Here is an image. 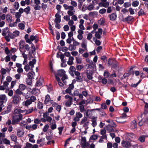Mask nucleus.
Instances as JSON below:
<instances>
[{
  "instance_id": "nucleus-42",
  "label": "nucleus",
  "mask_w": 148,
  "mask_h": 148,
  "mask_svg": "<svg viewBox=\"0 0 148 148\" xmlns=\"http://www.w3.org/2000/svg\"><path fill=\"white\" fill-rule=\"evenodd\" d=\"M139 4V2H138L137 1H134L132 3V5L134 7H136Z\"/></svg>"
},
{
  "instance_id": "nucleus-34",
  "label": "nucleus",
  "mask_w": 148,
  "mask_h": 148,
  "mask_svg": "<svg viewBox=\"0 0 148 148\" xmlns=\"http://www.w3.org/2000/svg\"><path fill=\"white\" fill-rule=\"evenodd\" d=\"M19 88L21 90H23L26 89V86L25 85L21 84L19 85Z\"/></svg>"
},
{
  "instance_id": "nucleus-18",
  "label": "nucleus",
  "mask_w": 148,
  "mask_h": 148,
  "mask_svg": "<svg viewBox=\"0 0 148 148\" xmlns=\"http://www.w3.org/2000/svg\"><path fill=\"white\" fill-rule=\"evenodd\" d=\"M6 19L8 22H10L12 21V17L10 14H8L6 16Z\"/></svg>"
},
{
  "instance_id": "nucleus-1",
  "label": "nucleus",
  "mask_w": 148,
  "mask_h": 148,
  "mask_svg": "<svg viewBox=\"0 0 148 148\" xmlns=\"http://www.w3.org/2000/svg\"><path fill=\"white\" fill-rule=\"evenodd\" d=\"M63 6L65 10H69L67 13L69 15L71 16L74 14L75 11L74 10V8L73 6L69 5L66 4H64Z\"/></svg>"
},
{
  "instance_id": "nucleus-61",
  "label": "nucleus",
  "mask_w": 148,
  "mask_h": 148,
  "mask_svg": "<svg viewBox=\"0 0 148 148\" xmlns=\"http://www.w3.org/2000/svg\"><path fill=\"white\" fill-rule=\"evenodd\" d=\"M30 8L29 6H28L26 8H25L24 10L25 12L27 13V14H28L29 12L30 11Z\"/></svg>"
},
{
  "instance_id": "nucleus-30",
  "label": "nucleus",
  "mask_w": 148,
  "mask_h": 148,
  "mask_svg": "<svg viewBox=\"0 0 148 148\" xmlns=\"http://www.w3.org/2000/svg\"><path fill=\"white\" fill-rule=\"evenodd\" d=\"M36 100L35 97L34 96H31L30 99L28 100H27L25 102H34Z\"/></svg>"
},
{
  "instance_id": "nucleus-2",
  "label": "nucleus",
  "mask_w": 148,
  "mask_h": 148,
  "mask_svg": "<svg viewBox=\"0 0 148 148\" xmlns=\"http://www.w3.org/2000/svg\"><path fill=\"white\" fill-rule=\"evenodd\" d=\"M19 49L20 51L23 50L24 49L27 51H29L30 49V47L28 45H25V42L24 40H21L19 43Z\"/></svg>"
},
{
  "instance_id": "nucleus-28",
  "label": "nucleus",
  "mask_w": 148,
  "mask_h": 148,
  "mask_svg": "<svg viewBox=\"0 0 148 148\" xmlns=\"http://www.w3.org/2000/svg\"><path fill=\"white\" fill-rule=\"evenodd\" d=\"M57 127L56 125V124L55 120H53V123L51 124V128L52 130H54Z\"/></svg>"
},
{
  "instance_id": "nucleus-52",
  "label": "nucleus",
  "mask_w": 148,
  "mask_h": 148,
  "mask_svg": "<svg viewBox=\"0 0 148 148\" xmlns=\"http://www.w3.org/2000/svg\"><path fill=\"white\" fill-rule=\"evenodd\" d=\"M32 145L31 143H27L26 146L24 148H32Z\"/></svg>"
},
{
  "instance_id": "nucleus-37",
  "label": "nucleus",
  "mask_w": 148,
  "mask_h": 148,
  "mask_svg": "<svg viewBox=\"0 0 148 148\" xmlns=\"http://www.w3.org/2000/svg\"><path fill=\"white\" fill-rule=\"evenodd\" d=\"M69 49L71 51L74 50L76 49V47L73 45H70L69 47Z\"/></svg>"
},
{
  "instance_id": "nucleus-17",
  "label": "nucleus",
  "mask_w": 148,
  "mask_h": 148,
  "mask_svg": "<svg viewBox=\"0 0 148 148\" xmlns=\"http://www.w3.org/2000/svg\"><path fill=\"white\" fill-rule=\"evenodd\" d=\"M97 117H95L91 120L92 122V125L93 127H95L97 125V123L96 122Z\"/></svg>"
},
{
  "instance_id": "nucleus-13",
  "label": "nucleus",
  "mask_w": 148,
  "mask_h": 148,
  "mask_svg": "<svg viewBox=\"0 0 148 148\" xmlns=\"http://www.w3.org/2000/svg\"><path fill=\"white\" fill-rule=\"evenodd\" d=\"M24 112V111L23 110L18 109H16L14 110V115L21 114V113H23Z\"/></svg>"
},
{
  "instance_id": "nucleus-57",
  "label": "nucleus",
  "mask_w": 148,
  "mask_h": 148,
  "mask_svg": "<svg viewBox=\"0 0 148 148\" xmlns=\"http://www.w3.org/2000/svg\"><path fill=\"white\" fill-rule=\"evenodd\" d=\"M86 66H87V68L86 69V70H91L90 69H92L94 68L92 66H91V65H90L89 64H87Z\"/></svg>"
},
{
  "instance_id": "nucleus-20",
  "label": "nucleus",
  "mask_w": 148,
  "mask_h": 148,
  "mask_svg": "<svg viewBox=\"0 0 148 148\" xmlns=\"http://www.w3.org/2000/svg\"><path fill=\"white\" fill-rule=\"evenodd\" d=\"M109 3L108 2H106L104 3H99V6H103L105 8L107 7L109 5Z\"/></svg>"
},
{
  "instance_id": "nucleus-22",
  "label": "nucleus",
  "mask_w": 148,
  "mask_h": 148,
  "mask_svg": "<svg viewBox=\"0 0 148 148\" xmlns=\"http://www.w3.org/2000/svg\"><path fill=\"white\" fill-rule=\"evenodd\" d=\"M36 60L34 59L32 61H30L29 63V65L31 66V68L34 67V65L35 64L36 62Z\"/></svg>"
},
{
  "instance_id": "nucleus-11",
  "label": "nucleus",
  "mask_w": 148,
  "mask_h": 148,
  "mask_svg": "<svg viewBox=\"0 0 148 148\" xmlns=\"http://www.w3.org/2000/svg\"><path fill=\"white\" fill-rule=\"evenodd\" d=\"M74 88V86L73 84H70L69 87L66 90V92L67 93L70 94L71 92V90L73 89Z\"/></svg>"
},
{
  "instance_id": "nucleus-54",
  "label": "nucleus",
  "mask_w": 148,
  "mask_h": 148,
  "mask_svg": "<svg viewBox=\"0 0 148 148\" xmlns=\"http://www.w3.org/2000/svg\"><path fill=\"white\" fill-rule=\"evenodd\" d=\"M94 8V6L92 4L90 5L87 7V9L89 10H91L93 9Z\"/></svg>"
},
{
  "instance_id": "nucleus-24",
  "label": "nucleus",
  "mask_w": 148,
  "mask_h": 148,
  "mask_svg": "<svg viewBox=\"0 0 148 148\" xmlns=\"http://www.w3.org/2000/svg\"><path fill=\"white\" fill-rule=\"evenodd\" d=\"M93 111V110H88L86 112V116L88 117L92 114V112Z\"/></svg>"
},
{
  "instance_id": "nucleus-14",
  "label": "nucleus",
  "mask_w": 148,
  "mask_h": 148,
  "mask_svg": "<svg viewBox=\"0 0 148 148\" xmlns=\"http://www.w3.org/2000/svg\"><path fill=\"white\" fill-rule=\"evenodd\" d=\"M85 102H79V105H80L79 107V108L80 110V111L81 112H83L85 110L84 108V106L83 105V104H85Z\"/></svg>"
},
{
  "instance_id": "nucleus-31",
  "label": "nucleus",
  "mask_w": 148,
  "mask_h": 148,
  "mask_svg": "<svg viewBox=\"0 0 148 148\" xmlns=\"http://www.w3.org/2000/svg\"><path fill=\"white\" fill-rule=\"evenodd\" d=\"M131 126L132 129H134L136 127V123L135 120H133L131 124Z\"/></svg>"
},
{
  "instance_id": "nucleus-55",
  "label": "nucleus",
  "mask_w": 148,
  "mask_h": 148,
  "mask_svg": "<svg viewBox=\"0 0 148 148\" xmlns=\"http://www.w3.org/2000/svg\"><path fill=\"white\" fill-rule=\"evenodd\" d=\"M131 5L130 3L129 2H125L123 4V6L125 8H128Z\"/></svg>"
},
{
  "instance_id": "nucleus-39",
  "label": "nucleus",
  "mask_w": 148,
  "mask_h": 148,
  "mask_svg": "<svg viewBox=\"0 0 148 148\" xmlns=\"http://www.w3.org/2000/svg\"><path fill=\"white\" fill-rule=\"evenodd\" d=\"M87 120V118L86 117H83L81 120V121L80 122V125H82Z\"/></svg>"
},
{
  "instance_id": "nucleus-48",
  "label": "nucleus",
  "mask_w": 148,
  "mask_h": 148,
  "mask_svg": "<svg viewBox=\"0 0 148 148\" xmlns=\"http://www.w3.org/2000/svg\"><path fill=\"white\" fill-rule=\"evenodd\" d=\"M76 60L77 63L78 64H80L82 62V59L80 58H76Z\"/></svg>"
},
{
  "instance_id": "nucleus-7",
  "label": "nucleus",
  "mask_w": 148,
  "mask_h": 148,
  "mask_svg": "<svg viewBox=\"0 0 148 148\" xmlns=\"http://www.w3.org/2000/svg\"><path fill=\"white\" fill-rule=\"evenodd\" d=\"M86 76L87 78L89 79H91L92 78V75L93 73L92 70H86Z\"/></svg>"
},
{
  "instance_id": "nucleus-50",
  "label": "nucleus",
  "mask_w": 148,
  "mask_h": 148,
  "mask_svg": "<svg viewBox=\"0 0 148 148\" xmlns=\"http://www.w3.org/2000/svg\"><path fill=\"white\" fill-rule=\"evenodd\" d=\"M71 4L73 7L77 6V3L76 2L74 1H72L71 2Z\"/></svg>"
},
{
  "instance_id": "nucleus-62",
  "label": "nucleus",
  "mask_w": 148,
  "mask_h": 148,
  "mask_svg": "<svg viewBox=\"0 0 148 148\" xmlns=\"http://www.w3.org/2000/svg\"><path fill=\"white\" fill-rule=\"evenodd\" d=\"M14 5L16 10H17L19 7V4L18 2L14 3Z\"/></svg>"
},
{
  "instance_id": "nucleus-41",
  "label": "nucleus",
  "mask_w": 148,
  "mask_h": 148,
  "mask_svg": "<svg viewBox=\"0 0 148 148\" xmlns=\"http://www.w3.org/2000/svg\"><path fill=\"white\" fill-rule=\"evenodd\" d=\"M50 101H53V100L51 99V98L49 95H47L46 96L45 102H49Z\"/></svg>"
},
{
  "instance_id": "nucleus-53",
  "label": "nucleus",
  "mask_w": 148,
  "mask_h": 148,
  "mask_svg": "<svg viewBox=\"0 0 148 148\" xmlns=\"http://www.w3.org/2000/svg\"><path fill=\"white\" fill-rule=\"evenodd\" d=\"M49 127V125L48 124L45 125L43 129V131L45 132L47 131Z\"/></svg>"
},
{
  "instance_id": "nucleus-51",
  "label": "nucleus",
  "mask_w": 148,
  "mask_h": 148,
  "mask_svg": "<svg viewBox=\"0 0 148 148\" xmlns=\"http://www.w3.org/2000/svg\"><path fill=\"white\" fill-rule=\"evenodd\" d=\"M97 137L98 136L97 135H93L90 137V139L92 140H94L97 139Z\"/></svg>"
},
{
  "instance_id": "nucleus-35",
  "label": "nucleus",
  "mask_w": 148,
  "mask_h": 148,
  "mask_svg": "<svg viewBox=\"0 0 148 148\" xmlns=\"http://www.w3.org/2000/svg\"><path fill=\"white\" fill-rule=\"evenodd\" d=\"M0 100H1V102H3V101H7L5 96V95H0Z\"/></svg>"
},
{
  "instance_id": "nucleus-59",
  "label": "nucleus",
  "mask_w": 148,
  "mask_h": 148,
  "mask_svg": "<svg viewBox=\"0 0 148 148\" xmlns=\"http://www.w3.org/2000/svg\"><path fill=\"white\" fill-rule=\"evenodd\" d=\"M38 108L39 109H42L43 108V105L42 102H38Z\"/></svg>"
},
{
  "instance_id": "nucleus-19",
  "label": "nucleus",
  "mask_w": 148,
  "mask_h": 148,
  "mask_svg": "<svg viewBox=\"0 0 148 148\" xmlns=\"http://www.w3.org/2000/svg\"><path fill=\"white\" fill-rule=\"evenodd\" d=\"M24 134V132L23 130H17V135L20 137H22L23 136Z\"/></svg>"
},
{
  "instance_id": "nucleus-10",
  "label": "nucleus",
  "mask_w": 148,
  "mask_h": 148,
  "mask_svg": "<svg viewBox=\"0 0 148 148\" xmlns=\"http://www.w3.org/2000/svg\"><path fill=\"white\" fill-rule=\"evenodd\" d=\"M56 18L54 21L56 23H59L61 22V16L58 13H57L55 15Z\"/></svg>"
},
{
  "instance_id": "nucleus-8",
  "label": "nucleus",
  "mask_w": 148,
  "mask_h": 148,
  "mask_svg": "<svg viewBox=\"0 0 148 148\" xmlns=\"http://www.w3.org/2000/svg\"><path fill=\"white\" fill-rule=\"evenodd\" d=\"M102 30L101 28H99L98 29V31L95 32V36L97 38L100 39L101 38V35L102 34Z\"/></svg>"
},
{
  "instance_id": "nucleus-56",
  "label": "nucleus",
  "mask_w": 148,
  "mask_h": 148,
  "mask_svg": "<svg viewBox=\"0 0 148 148\" xmlns=\"http://www.w3.org/2000/svg\"><path fill=\"white\" fill-rule=\"evenodd\" d=\"M145 12L142 9H140L138 12V15L139 16L143 15L144 14Z\"/></svg>"
},
{
  "instance_id": "nucleus-46",
  "label": "nucleus",
  "mask_w": 148,
  "mask_h": 148,
  "mask_svg": "<svg viewBox=\"0 0 148 148\" xmlns=\"http://www.w3.org/2000/svg\"><path fill=\"white\" fill-rule=\"evenodd\" d=\"M142 121L145 123L148 124V117L147 116L145 117V118L142 119Z\"/></svg>"
},
{
  "instance_id": "nucleus-44",
  "label": "nucleus",
  "mask_w": 148,
  "mask_h": 148,
  "mask_svg": "<svg viewBox=\"0 0 148 148\" xmlns=\"http://www.w3.org/2000/svg\"><path fill=\"white\" fill-rule=\"evenodd\" d=\"M40 80H42V79H39V80L36 82V86H39L42 85V82H41Z\"/></svg>"
},
{
  "instance_id": "nucleus-47",
  "label": "nucleus",
  "mask_w": 148,
  "mask_h": 148,
  "mask_svg": "<svg viewBox=\"0 0 148 148\" xmlns=\"http://www.w3.org/2000/svg\"><path fill=\"white\" fill-rule=\"evenodd\" d=\"M76 69L77 70L79 71H81L82 69L84 68V66L80 65H77L76 66Z\"/></svg>"
},
{
  "instance_id": "nucleus-40",
  "label": "nucleus",
  "mask_w": 148,
  "mask_h": 148,
  "mask_svg": "<svg viewBox=\"0 0 148 148\" xmlns=\"http://www.w3.org/2000/svg\"><path fill=\"white\" fill-rule=\"evenodd\" d=\"M45 138H42L40 140H37V144H39L40 143H45Z\"/></svg>"
},
{
  "instance_id": "nucleus-12",
  "label": "nucleus",
  "mask_w": 148,
  "mask_h": 148,
  "mask_svg": "<svg viewBox=\"0 0 148 148\" xmlns=\"http://www.w3.org/2000/svg\"><path fill=\"white\" fill-rule=\"evenodd\" d=\"M148 137V136L147 135H141L140 136L138 140L141 143H144L145 142V138Z\"/></svg>"
},
{
  "instance_id": "nucleus-16",
  "label": "nucleus",
  "mask_w": 148,
  "mask_h": 148,
  "mask_svg": "<svg viewBox=\"0 0 148 148\" xmlns=\"http://www.w3.org/2000/svg\"><path fill=\"white\" fill-rule=\"evenodd\" d=\"M65 73V71L63 70H60L58 71V75L60 77H62L64 76V75H66Z\"/></svg>"
},
{
  "instance_id": "nucleus-26",
  "label": "nucleus",
  "mask_w": 148,
  "mask_h": 148,
  "mask_svg": "<svg viewBox=\"0 0 148 148\" xmlns=\"http://www.w3.org/2000/svg\"><path fill=\"white\" fill-rule=\"evenodd\" d=\"M116 16L115 13H112L110 15V18L111 20L114 21L116 18Z\"/></svg>"
},
{
  "instance_id": "nucleus-43",
  "label": "nucleus",
  "mask_w": 148,
  "mask_h": 148,
  "mask_svg": "<svg viewBox=\"0 0 148 148\" xmlns=\"http://www.w3.org/2000/svg\"><path fill=\"white\" fill-rule=\"evenodd\" d=\"M26 82L28 85H31L32 82V79L27 78L26 79Z\"/></svg>"
},
{
  "instance_id": "nucleus-27",
  "label": "nucleus",
  "mask_w": 148,
  "mask_h": 148,
  "mask_svg": "<svg viewBox=\"0 0 148 148\" xmlns=\"http://www.w3.org/2000/svg\"><path fill=\"white\" fill-rule=\"evenodd\" d=\"M145 108L144 112L143 114H147L148 112V103H145Z\"/></svg>"
},
{
  "instance_id": "nucleus-58",
  "label": "nucleus",
  "mask_w": 148,
  "mask_h": 148,
  "mask_svg": "<svg viewBox=\"0 0 148 148\" xmlns=\"http://www.w3.org/2000/svg\"><path fill=\"white\" fill-rule=\"evenodd\" d=\"M83 115L80 112H77L76 114V116L80 119L82 117Z\"/></svg>"
},
{
  "instance_id": "nucleus-23",
  "label": "nucleus",
  "mask_w": 148,
  "mask_h": 148,
  "mask_svg": "<svg viewBox=\"0 0 148 148\" xmlns=\"http://www.w3.org/2000/svg\"><path fill=\"white\" fill-rule=\"evenodd\" d=\"M10 137L11 140L14 142H16L17 140V136L14 134H12L10 135Z\"/></svg>"
},
{
  "instance_id": "nucleus-33",
  "label": "nucleus",
  "mask_w": 148,
  "mask_h": 148,
  "mask_svg": "<svg viewBox=\"0 0 148 148\" xmlns=\"http://www.w3.org/2000/svg\"><path fill=\"white\" fill-rule=\"evenodd\" d=\"M108 64L109 65H113L115 62V61L113 59H109L108 60Z\"/></svg>"
},
{
  "instance_id": "nucleus-21",
  "label": "nucleus",
  "mask_w": 148,
  "mask_h": 148,
  "mask_svg": "<svg viewBox=\"0 0 148 148\" xmlns=\"http://www.w3.org/2000/svg\"><path fill=\"white\" fill-rule=\"evenodd\" d=\"M74 58L73 57L70 56L69 59V61L67 62V64L70 65H72L73 64V60Z\"/></svg>"
},
{
  "instance_id": "nucleus-25",
  "label": "nucleus",
  "mask_w": 148,
  "mask_h": 148,
  "mask_svg": "<svg viewBox=\"0 0 148 148\" xmlns=\"http://www.w3.org/2000/svg\"><path fill=\"white\" fill-rule=\"evenodd\" d=\"M10 70L8 69H5L3 68H2L1 70V72L2 75H5L6 73V72H9Z\"/></svg>"
},
{
  "instance_id": "nucleus-36",
  "label": "nucleus",
  "mask_w": 148,
  "mask_h": 148,
  "mask_svg": "<svg viewBox=\"0 0 148 148\" xmlns=\"http://www.w3.org/2000/svg\"><path fill=\"white\" fill-rule=\"evenodd\" d=\"M12 106V103L11 102H10L8 106L7 107V110L8 112H10L11 110V109Z\"/></svg>"
},
{
  "instance_id": "nucleus-38",
  "label": "nucleus",
  "mask_w": 148,
  "mask_h": 148,
  "mask_svg": "<svg viewBox=\"0 0 148 148\" xmlns=\"http://www.w3.org/2000/svg\"><path fill=\"white\" fill-rule=\"evenodd\" d=\"M89 144L88 142H86L82 145V146L84 148H88Z\"/></svg>"
},
{
  "instance_id": "nucleus-9",
  "label": "nucleus",
  "mask_w": 148,
  "mask_h": 148,
  "mask_svg": "<svg viewBox=\"0 0 148 148\" xmlns=\"http://www.w3.org/2000/svg\"><path fill=\"white\" fill-rule=\"evenodd\" d=\"M43 117L46 119L47 121L51 122L52 120V118L49 116L48 112H45L43 114Z\"/></svg>"
},
{
  "instance_id": "nucleus-49",
  "label": "nucleus",
  "mask_w": 148,
  "mask_h": 148,
  "mask_svg": "<svg viewBox=\"0 0 148 148\" xmlns=\"http://www.w3.org/2000/svg\"><path fill=\"white\" fill-rule=\"evenodd\" d=\"M62 77L61 79L62 80L64 83L65 84L66 83V82L64 80L65 79H68L67 77L66 74L64 75V76Z\"/></svg>"
},
{
  "instance_id": "nucleus-45",
  "label": "nucleus",
  "mask_w": 148,
  "mask_h": 148,
  "mask_svg": "<svg viewBox=\"0 0 148 148\" xmlns=\"http://www.w3.org/2000/svg\"><path fill=\"white\" fill-rule=\"evenodd\" d=\"M18 26L19 28L22 30L23 29L25 28V25L22 23H19L18 24Z\"/></svg>"
},
{
  "instance_id": "nucleus-60",
  "label": "nucleus",
  "mask_w": 148,
  "mask_h": 148,
  "mask_svg": "<svg viewBox=\"0 0 148 148\" xmlns=\"http://www.w3.org/2000/svg\"><path fill=\"white\" fill-rule=\"evenodd\" d=\"M47 140L48 141L51 140L53 138V136L52 135L47 136H46Z\"/></svg>"
},
{
  "instance_id": "nucleus-63",
  "label": "nucleus",
  "mask_w": 148,
  "mask_h": 148,
  "mask_svg": "<svg viewBox=\"0 0 148 148\" xmlns=\"http://www.w3.org/2000/svg\"><path fill=\"white\" fill-rule=\"evenodd\" d=\"M24 69H25V71H26L27 72L30 69V67L29 65H28V64H26L25 66Z\"/></svg>"
},
{
  "instance_id": "nucleus-6",
  "label": "nucleus",
  "mask_w": 148,
  "mask_h": 148,
  "mask_svg": "<svg viewBox=\"0 0 148 148\" xmlns=\"http://www.w3.org/2000/svg\"><path fill=\"white\" fill-rule=\"evenodd\" d=\"M75 74L76 75L75 78L76 81L79 82H82L83 81V79L80 76V73L77 71L75 72Z\"/></svg>"
},
{
  "instance_id": "nucleus-32",
  "label": "nucleus",
  "mask_w": 148,
  "mask_h": 148,
  "mask_svg": "<svg viewBox=\"0 0 148 148\" xmlns=\"http://www.w3.org/2000/svg\"><path fill=\"white\" fill-rule=\"evenodd\" d=\"M113 127L111 126L110 125H108L106 126V130L109 132H112L113 131Z\"/></svg>"
},
{
  "instance_id": "nucleus-5",
  "label": "nucleus",
  "mask_w": 148,
  "mask_h": 148,
  "mask_svg": "<svg viewBox=\"0 0 148 148\" xmlns=\"http://www.w3.org/2000/svg\"><path fill=\"white\" fill-rule=\"evenodd\" d=\"M128 116L125 113H123L121 116L118 118L116 119V121L120 123H123L125 122V121H121V120L125 119Z\"/></svg>"
},
{
  "instance_id": "nucleus-4",
  "label": "nucleus",
  "mask_w": 148,
  "mask_h": 148,
  "mask_svg": "<svg viewBox=\"0 0 148 148\" xmlns=\"http://www.w3.org/2000/svg\"><path fill=\"white\" fill-rule=\"evenodd\" d=\"M121 144L122 146L125 148H130L132 146L130 142L127 140H123L121 141Z\"/></svg>"
},
{
  "instance_id": "nucleus-15",
  "label": "nucleus",
  "mask_w": 148,
  "mask_h": 148,
  "mask_svg": "<svg viewBox=\"0 0 148 148\" xmlns=\"http://www.w3.org/2000/svg\"><path fill=\"white\" fill-rule=\"evenodd\" d=\"M83 41H84L82 42L81 44V47L82 48H83L85 50H87L86 40L85 39Z\"/></svg>"
},
{
  "instance_id": "nucleus-64",
  "label": "nucleus",
  "mask_w": 148,
  "mask_h": 148,
  "mask_svg": "<svg viewBox=\"0 0 148 148\" xmlns=\"http://www.w3.org/2000/svg\"><path fill=\"white\" fill-rule=\"evenodd\" d=\"M71 18L73 21H76L77 20V16L73 14Z\"/></svg>"
},
{
  "instance_id": "nucleus-3",
  "label": "nucleus",
  "mask_w": 148,
  "mask_h": 148,
  "mask_svg": "<svg viewBox=\"0 0 148 148\" xmlns=\"http://www.w3.org/2000/svg\"><path fill=\"white\" fill-rule=\"evenodd\" d=\"M23 115L22 114L14 115L13 116L12 124L13 125L17 124L22 119Z\"/></svg>"
},
{
  "instance_id": "nucleus-29",
  "label": "nucleus",
  "mask_w": 148,
  "mask_h": 148,
  "mask_svg": "<svg viewBox=\"0 0 148 148\" xmlns=\"http://www.w3.org/2000/svg\"><path fill=\"white\" fill-rule=\"evenodd\" d=\"M3 143L6 145H9L10 144V141L9 140L6 138H3L2 140Z\"/></svg>"
}]
</instances>
